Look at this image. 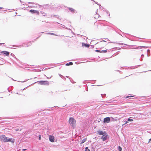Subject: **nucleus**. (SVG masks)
Segmentation results:
<instances>
[{"label": "nucleus", "instance_id": "nucleus-1", "mask_svg": "<svg viewBox=\"0 0 151 151\" xmlns=\"http://www.w3.org/2000/svg\"><path fill=\"white\" fill-rule=\"evenodd\" d=\"M0 139L4 142H10L12 143L14 142V139H8L4 135L0 136Z\"/></svg>", "mask_w": 151, "mask_h": 151}, {"label": "nucleus", "instance_id": "nucleus-2", "mask_svg": "<svg viewBox=\"0 0 151 151\" xmlns=\"http://www.w3.org/2000/svg\"><path fill=\"white\" fill-rule=\"evenodd\" d=\"M69 122L71 126L73 127L76 123V121L73 118L70 117L69 119Z\"/></svg>", "mask_w": 151, "mask_h": 151}, {"label": "nucleus", "instance_id": "nucleus-3", "mask_svg": "<svg viewBox=\"0 0 151 151\" xmlns=\"http://www.w3.org/2000/svg\"><path fill=\"white\" fill-rule=\"evenodd\" d=\"M40 83L42 85H48L49 82L47 81H39Z\"/></svg>", "mask_w": 151, "mask_h": 151}, {"label": "nucleus", "instance_id": "nucleus-4", "mask_svg": "<svg viewBox=\"0 0 151 151\" xmlns=\"http://www.w3.org/2000/svg\"><path fill=\"white\" fill-rule=\"evenodd\" d=\"M0 53L3 55L7 56H9V52L5 51H2L0 52Z\"/></svg>", "mask_w": 151, "mask_h": 151}, {"label": "nucleus", "instance_id": "nucleus-5", "mask_svg": "<svg viewBox=\"0 0 151 151\" xmlns=\"http://www.w3.org/2000/svg\"><path fill=\"white\" fill-rule=\"evenodd\" d=\"M49 139L50 141L52 142H54L55 141L54 137L53 136L50 135L49 136Z\"/></svg>", "mask_w": 151, "mask_h": 151}, {"label": "nucleus", "instance_id": "nucleus-6", "mask_svg": "<svg viewBox=\"0 0 151 151\" xmlns=\"http://www.w3.org/2000/svg\"><path fill=\"white\" fill-rule=\"evenodd\" d=\"M29 12L32 13H35L37 14V15H39V13L38 11L35 10H30L29 11Z\"/></svg>", "mask_w": 151, "mask_h": 151}, {"label": "nucleus", "instance_id": "nucleus-7", "mask_svg": "<svg viewBox=\"0 0 151 151\" xmlns=\"http://www.w3.org/2000/svg\"><path fill=\"white\" fill-rule=\"evenodd\" d=\"M110 121V118L109 117L105 118L104 119V122L105 123H108Z\"/></svg>", "mask_w": 151, "mask_h": 151}, {"label": "nucleus", "instance_id": "nucleus-8", "mask_svg": "<svg viewBox=\"0 0 151 151\" xmlns=\"http://www.w3.org/2000/svg\"><path fill=\"white\" fill-rule=\"evenodd\" d=\"M107 138V135L105 134H103V135L102 136L101 139H103V141H105L106 139Z\"/></svg>", "mask_w": 151, "mask_h": 151}, {"label": "nucleus", "instance_id": "nucleus-9", "mask_svg": "<svg viewBox=\"0 0 151 151\" xmlns=\"http://www.w3.org/2000/svg\"><path fill=\"white\" fill-rule=\"evenodd\" d=\"M98 134L99 135H103L104 133L103 132L101 131H99L97 132Z\"/></svg>", "mask_w": 151, "mask_h": 151}, {"label": "nucleus", "instance_id": "nucleus-10", "mask_svg": "<svg viewBox=\"0 0 151 151\" xmlns=\"http://www.w3.org/2000/svg\"><path fill=\"white\" fill-rule=\"evenodd\" d=\"M29 43H31L26 42L24 43V46H26L27 47H28L30 45H29Z\"/></svg>", "mask_w": 151, "mask_h": 151}, {"label": "nucleus", "instance_id": "nucleus-11", "mask_svg": "<svg viewBox=\"0 0 151 151\" xmlns=\"http://www.w3.org/2000/svg\"><path fill=\"white\" fill-rule=\"evenodd\" d=\"M82 46H84L86 47H89V45L88 44H87L84 43H82Z\"/></svg>", "mask_w": 151, "mask_h": 151}, {"label": "nucleus", "instance_id": "nucleus-12", "mask_svg": "<svg viewBox=\"0 0 151 151\" xmlns=\"http://www.w3.org/2000/svg\"><path fill=\"white\" fill-rule=\"evenodd\" d=\"M69 10L72 12L74 13L75 12V10L72 8H69Z\"/></svg>", "mask_w": 151, "mask_h": 151}, {"label": "nucleus", "instance_id": "nucleus-13", "mask_svg": "<svg viewBox=\"0 0 151 151\" xmlns=\"http://www.w3.org/2000/svg\"><path fill=\"white\" fill-rule=\"evenodd\" d=\"M106 42H105L104 41H102V42H101L100 43V45H105V43Z\"/></svg>", "mask_w": 151, "mask_h": 151}, {"label": "nucleus", "instance_id": "nucleus-14", "mask_svg": "<svg viewBox=\"0 0 151 151\" xmlns=\"http://www.w3.org/2000/svg\"><path fill=\"white\" fill-rule=\"evenodd\" d=\"M73 64V63L72 62H70L69 63H67L66 64V65H72Z\"/></svg>", "mask_w": 151, "mask_h": 151}, {"label": "nucleus", "instance_id": "nucleus-15", "mask_svg": "<svg viewBox=\"0 0 151 151\" xmlns=\"http://www.w3.org/2000/svg\"><path fill=\"white\" fill-rule=\"evenodd\" d=\"M40 12L43 16H45L46 15V14L43 11H41Z\"/></svg>", "mask_w": 151, "mask_h": 151}, {"label": "nucleus", "instance_id": "nucleus-16", "mask_svg": "<svg viewBox=\"0 0 151 151\" xmlns=\"http://www.w3.org/2000/svg\"><path fill=\"white\" fill-rule=\"evenodd\" d=\"M86 138L84 139H83L81 141V143H83L84 142H86Z\"/></svg>", "mask_w": 151, "mask_h": 151}, {"label": "nucleus", "instance_id": "nucleus-17", "mask_svg": "<svg viewBox=\"0 0 151 151\" xmlns=\"http://www.w3.org/2000/svg\"><path fill=\"white\" fill-rule=\"evenodd\" d=\"M99 15L97 14H96L94 15V18L96 19H97V17H99Z\"/></svg>", "mask_w": 151, "mask_h": 151}, {"label": "nucleus", "instance_id": "nucleus-18", "mask_svg": "<svg viewBox=\"0 0 151 151\" xmlns=\"http://www.w3.org/2000/svg\"><path fill=\"white\" fill-rule=\"evenodd\" d=\"M118 149L119 151H122V148L120 146H119Z\"/></svg>", "mask_w": 151, "mask_h": 151}, {"label": "nucleus", "instance_id": "nucleus-19", "mask_svg": "<svg viewBox=\"0 0 151 151\" xmlns=\"http://www.w3.org/2000/svg\"><path fill=\"white\" fill-rule=\"evenodd\" d=\"M107 52V50H101V52H104L106 53Z\"/></svg>", "mask_w": 151, "mask_h": 151}, {"label": "nucleus", "instance_id": "nucleus-20", "mask_svg": "<svg viewBox=\"0 0 151 151\" xmlns=\"http://www.w3.org/2000/svg\"><path fill=\"white\" fill-rule=\"evenodd\" d=\"M128 120L129 121L132 122V121H133V119H130V118H128Z\"/></svg>", "mask_w": 151, "mask_h": 151}, {"label": "nucleus", "instance_id": "nucleus-21", "mask_svg": "<svg viewBox=\"0 0 151 151\" xmlns=\"http://www.w3.org/2000/svg\"><path fill=\"white\" fill-rule=\"evenodd\" d=\"M47 34H50L51 35H55V34L54 33H50V32L47 33Z\"/></svg>", "mask_w": 151, "mask_h": 151}, {"label": "nucleus", "instance_id": "nucleus-22", "mask_svg": "<svg viewBox=\"0 0 151 151\" xmlns=\"http://www.w3.org/2000/svg\"><path fill=\"white\" fill-rule=\"evenodd\" d=\"M86 150L85 151H90V150L89 149H88V147H86L85 148Z\"/></svg>", "mask_w": 151, "mask_h": 151}, {"label": "nucleus", "instance_id": "nucleus-23", "mask_svg": "<svg viewBox=\"0 0 151 151\" xmlns=\"http://www.w3.org/2000/svg\"><path fill=\"white\" fill-rule=\"evenodd\" d=\"M95 51H96V52H101V51L100 50H96Z\"/></svg>", "mask_w": 151, "mask_h": 151}, {"label": "nucleus", "instance_id": "nucleus-24", "mask_svg": "<svg viewBox=\"0 0 151 151\" xmlns=\"http://www.w3.org/2000/svg\"><path fill=\"white\" fill-rule=\"evenodd\" d=\"M133 96H127L126 97V98H129V97H133Z\"/></svg>", "mask_w": 151, "mask_h": 151}, {"label": "nucleus", "instance_id": "nucleus-25", "mask_svg": "<svg viewBox=\"0 0 151 151\" xmlns=\"http://www.w3.org/2000/svg\"><path fill=\"white\" fill-rule=\"evenodd\" d=\"M39 139L40 140H41V136H40H40H39Z\"/></svg>", "mask_w": 151, "mask_h": 151}, {"label": "nucleus", "instance_id": "nucleus-26", "mask_svg": "<svg viewBox=\"0 0 151 151\" xmlns=\"http://www.w3.org/2000/svg\"><path fill=\"white\" fill-rule=\"evenodd\" d=\"M128 123V122L127 121H126V122H125V123H124V124H126L127 123Z\"/></svg>", "mask_w": 151, "mask_h": 151}, {"label": "nucleus", "instance_id": "nucleus-27", "mask_svg": "<svg viewBox=\"0 0 151 151\" xmlns=\"http://www.w3.org/2000/svg\"><path fill=\"white\" fill-rule=\"evenodd\" d=\"M150 141H151V138L149 140V141L148 142H150Z\"/></svg>", "mask_w": 151, "mask_h": 151}, {"label": "nucleus", "instance_id": "nucleus-28", "mask_svg": "<svg viewBox=\"0 0 151 151\" xmlns=\"http://www.w3.org/2000/svg\"><path fill=\"white\" fill-rule=\"evenodd\" d=\"M26 150V149H24L22 150H23V151H25V150Z\"/></svg>", "mask_w": 151, "mask_h": 151}, {"label": "nucleus", "instance_id": "nucleus-29", "mask_svg": "<svg viewBox=\"0 0 151 151\" xmlns=\"http://www.w3.org/2000/svg\"><path fill=\"white\" fill-rule=\"evenodd\" d=\"M2 8H2V7H0V9H2Z\"/></svg>", "mask_w": 151, "mask_h": 151}, {"label": "nucleus", "instance_id": "nucleus-30", "mask_svg": "<svg viewBox=\"0 0 151 151\" xmlns=\"http://www.w3.org/2000/svg\"><path fill=\"white\" fill-rule=\"evenodd\" d=\"M18 129H17L16 130V131H18Z\"/></svg>", "mask_w": 151, "mask_h": 151}, {"label": "nucleus", "instance_id": "nucleus-31", "mask_svg": "<svg viewBox=\"0 0 151 151\" xmlns=\"http://www.w3.org/2000/svg\"><path fill=\"white\" fill-rule=\"evenodd\" d=\"M104 47V46H103V47Z\"/></svg>", "mask_w": 151, "mask_h": 151}]
</instances>
